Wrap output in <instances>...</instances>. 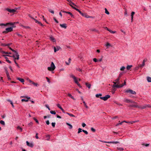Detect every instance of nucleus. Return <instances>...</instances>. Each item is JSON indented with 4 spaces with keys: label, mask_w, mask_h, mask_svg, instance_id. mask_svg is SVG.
<instances>
[{
    "label": "nucleus",
    "mask_w": 151,
    "mask_h": 151,
    "mask_svg": "<svg viewBox=\"0 0 151 151\" xmlns=\"http://www.w3.org/2000/svg\"><path fill=\"white\" fill-rule=\"evenodd\" d=\"M9 49L11 50L12 51L14 52L15 53V55H13L12 56L7 55V56H9L10 57H12L14 58V62L16 65L18 63H17L16 60H18L19 59V55L18 54L17 52L14 50L12 49L10 47H9Z\"/></svg>",
    "instance_id": "1"
},
{
    "label": "nucleus",
    "mask_w": 151,
    "mask_h": 151,
    "mask_svg": "<svg viewBox=\"0 0 151 151\" xmlns=\"http://www.w3.org/2000/svg\"><path fill=\"white\" fill-rule=\"evenodd\" d=\"M55 68V66L54 63L53 62H52L50 66L47 68V69L49 71H52L54 70Z\"/></svg>",
    "instance_id": "2"
},
{
    "label": "nucleus",
    "mask_w": 151,
    "mask_h": 151,
    "mask_svg": "<svg viewBox=\"0 0 151 151\" xmlns=\"http://www.w3.org/2000/svg\"><path fill=\"white\" fill-rule=\"evenodd\" d=\"M13 26L12 27H8L6 28V30L3 32V33H7L8 32H11L13 30Z\"/></svg>",
    "instance_id": "3"
},
{
    "label": "nucleus",
    "mask_w": 151,
    "mask_h": 151,
    "mask_svg": "<svg viewBox=\"0 0 151 151\" xmlns=\"http://www.w3.org/2000/svg\"><path fill=\"white\" fill-rule=\"evenodd\" d=\"M110 96L109 95H106L104 97H100V98L104 101H106L109 98H110Z\"/></svg>",
    "instance_id": "4"
},
{
    "label": "nucleus",
    "mask_w": 151,
    "mask_h": 151,
    "mask_svg": "<svg viewBox=\"0 0 151 151\" xmlns=\"http://www.w3.org/2000/svg\"><path fill=\"white\" fill-rule=\"evenodd\" d=\"M125 92L129 93L132 94H136V92L135 91L131 89H127L125 91Z\"/></svg>",
    "instance_id": "5"
},
{
    "label": "nucleus",
    "mask_w": 151,
    "mask_h": 151,
    "mask_svg": "<svg viewBox=\"0 0 151 151\" xmlns=\"http://www.w3.org/2000/svg\"><path fill=\"white\" fill-rule=\"evenodd\" d=\"M147 107L150 108L151 107V106H150L149 104H145L142 106H139L138 108L141 109H144Z\"/></svg>",
    "instance_id": "6"
},
{
    "label": "nucleus",
    "mask_w": 151,
    "mask_h": 151,
    "mask_svg": "<svg viewBox=\"0 0 151 151\" xmlns=\"http://www.w3.org/2000/svg\"><path fill=\"white\" fill-rule=\"evenodd\" d=\"M70 77L73 78L75 83H76V84H78L77 83L78 82V78H77L76 77L74 76L73 74L70 75Z\"/></svg>",
    "instance_id": "7"
},
{
    "label": "nucleus",
    "mask_w": 151,
    "mask_h": 151,
    "mask_svg": "<svg viewBox=\"0 0 151 151\" xmlns=\"http://www.w3.org/2000/svg\"><path fill=\"white\" fill-rule=\"evenodd\" d=\"M124 101L127 103H133L134 104H136V102L133 101L132 100L128 99H125Z\"/></svg>",
    "instance_id": "8"
},
{
    "label": "nucleus",
    "mask_w": 151,
    "mask_h": 151,
    "mask_svg": "<svg viewBox=\"0 0 151 151\" xmlns=\"http://www.w3.org/2000/svg\"><path fill=\"white\" fill-rule=\"evenodd\" d=\"M14 24L15 23H6V24H0V26H6L7 25H10L11 26H12V27L13 26V27H15L14 26Z\"/></svg>",
    "instance_id": "9"
},
{
    "label": "nucleus",
    "mask_w": 151,
    "mask_h": 151,
    "mask_svg": "<svg viewBox=\"0 0 151 151\" xmlns=\"http://www.w3.org/2000/svg\"><path fill=\"white\" fill-rule=\"evenodd\" d=\"M123 86H124V85L123 84H121L120 85H118V84L116 85H113V88H114L115 87L117 88H120L122 87Z\"/></svg>",
    "instance_id": "10"
},
{
    "label": "nucleus",
    "mask_w": 151,
    "mask_h": 151,
    "mask_svg": "<svg viewBox=\"0 0 151 151\" xmlns=\"http://www.w3.org/2000/svg\"><path fill=\"white\" fill-rule=\"evenodd\" d=\"M6 10H7L10 13H14L16 12V10L14 9H11L9 8H7L6 9Z\"/></svg>",
    "instance_id": "11"
},
{
    "label": "nucleus",
    "mask_w": 151,
    "mask_h": 151,
    "mask_svg": "<svg viewBox=\"0 0 151 151\" xmlns=\"http://www.w3.org/2000/svg\"><path fill=\"white\" fill-rule=\"evenodd\" d=\"M26 143L27 145L30 147H32L34 146L33 143L31 142L30 143L28 141H27Z\"/></svg>",
    "instance_id": "12"
},
{
    "label": "nucleus",
    "mask_w": 151,
    "mask_h": 151,
    "mask_svg": "<svg viewBox=\"0 0 151 151\" xmlns=\"http://www.w3.org/2000/svg\"><path fill=\"white\" fill-rule=\"evenodd\" d=\"M133 104L130 105L129 106L130 107H134L135 108H138L139 107V106L137 105V103L136 104Z\"/></svg>",
    "instance_id": "13"
},
{
    "label": "nucleus",
    "mask_w": 151,
    "mask_h": 151,
    "mask_svg": "<svg viewBox=\"0 0 151 151\" xmlns=\"http://www.w3.org/2000/svg\"><path fill=\"white\" fill-rule=\"evenodd\" d=\"M50 40L53 42H56V40L52 36H50Z\"/></svg>",
    "instance_id": "14"
},
{
    "label": "nucleus",
    "mask_w": 151,
    "mask_h": 151,
    "mask_svg": "<svg viewBox=\"0 0 151 151\" xmlns=\"http://www.w3.org/2000/svg\"><path fill=\"white\" fill-rule=\"evenodd\" d=\"M60 26L61 27L64 28L65 29H66L67 27V24H60Z\"/></svg>",
    "instance_id": "15"
},
{
    "label": "nucleus",
    "mask_w": 151,
    "mask_h": 151,
    "mask_svg": "<svg viewBox=\"0 0 151 151\" xmlns=\"http://www.w3.org/2000/svg\"><path fill=\"white\" fill-rule=\"evenodd\" d=\"M81 15L82 16L87 18L90 17L88 15H87L85 13H83Z\"/></svg>",
    "instance_id": "16"
},
{
    "label": "nucleus",
    "mask_w": 151,
    "mask_h": 151,
    "mask_svg": "<svg viewBox=\"0 0 151 151\" xmlns=\"http://www.w3.org/2000/svg\"><path fill=\"white\" fill-rule=\"evenodd\" d=\"M60 47H57V48L55 47H54V51L55 52H56L57 51L59 50Z\"/></svg>",
    "instance_id": "17"
},
{
    "label": "nucleus",
    "mask_w": 151,
    "mask_h": 151,
    "mask_svg": "<svg viewBox=\"0 0 151 151\" xmlns=\"http://www.w3.org/2000/svg\"><path fill=\"white\" fill-rule=\"evenodd\" d=\"M119 142L118 141H111L109 142V143H113L114 144H117V143H119Z\"/></svg>",
    "instance_id": "18"
},
{
    "label": "nucleus",
    "mask_w": 151,
    "mask_h": 151,
    "mask_svg": "<svg viewBox=\"0 0 151 151\" xmlns=\"http://www.w3.org/2000/svg\"><path fill=\"white\" fill-rule=\"evenodd\" d=\"M135 14V12H132L131 14V21L132 22L133 18V16Z\"/></svg>",
    "instance_id": "19"
},
{
    "label": "nucleus",
    "mask_w": 151,
    "mask_h": 151,
    "mask_svg": "<svg viewBox=\"0 0 151 151\" xmlns=\"http://www.w3.org/2000/svg\"><path fill=\"white\" fill-rule=\"evenodd\" d=\"M17 79L21 82L22 83H23L24 82V80L23 78H17Z\"/></svg>",
    "instance_id": "20"
},
{
    "label": "nucleus",
    "mask_w": 151,
    "mask_h": 151,
    "mask_svg": "<svg viewBox=\"0 0 151 151\" xmlns=\"http://www.w3.org/2000/svg\"><path fill=\"white\" fill-rule=\"evenodd\" d=\"M85 84L87 87L89 89L91 88V85L90 84L88 83H85Z\"/></svg>",
    "instance_id": "21"
},
{
    "label": "nucleus",
    "mask_w": 151,
    "mask_h": 151,
    "mask_svg": "<svg viewBox=\"0 0 151 151\" xmlns=\"http://www.w3.org/2000/svg\"><path fill=\"white\" fill-rule=\"evenodd\" d=\"M68 96L71 98V99H73L74 100H75L76 99H75L72 96V95L70 93H68Z\"/></svg>",
    "instance_id": "22"
},
{
    "label": "nucleus",
    "mask_w": 151,
    "mask_h": 151,
    "mask_svg": "<svg viewBox=\"0 0 151 151\" xmlns=\"http://www.w3.org/2000/svg\"><path fill=\"white\" fill-rule=\"evenodd\" d=\"M147 80L148 82H151V77L149 76L147 77Z\"/></svg>",
    "instance_id": "23"
},
{
    "label": "nucleus",
    "mask_w": 151,
    "mask_h": 151,
    "mask_svg": "<svg viewBox=\"0 0 151 151\" xmlns=\"http://www.w3.org/2000/svg\"><path fill=\"white\" fill-rule=\"evenodd\" d=\"M105 45L107 47V48H108L109 47L111 46V45L108 42H106Z\"/></svg>",
    "instance_id": "24"
},
{
    "label": "nucleus",
    "mask_w": 151,
    "mask_h": 151,
    "mask_svg": "<svg viewBox=\"0 0 151 151\" xmlns=\"http://www.w3.org/2000/svg\"><path fill=\"white\" fill-rule=\"evenodd\" d=\"M132 67V65H128L127 67V69L128 70H130L131 68Z\"/></svg>",
    "instance_id": "25"
},
{
    "label": "nucleus",
    "mask_w": 151,
    "mask_h": 151,
    "mask_svg": "<svg viewBox=\"0 0 151 151\" xmlns=\"http://www.w3.org/2000/svg\"><path fill=\"white\" fill-rule=\"evenodd\" d=\"M66 124L67 125H68V126H69V128L70 129H71L72 128L73 126L71 124H69V123H66Z\"/></svg>",
    "instance_id": "26"
},
{
    "label": "nucleus",
    "mask_w": 151,
    "mask_h": 151,
    "mask_svg": "<svg viewBox=\"0 0 151 151\" xmlns=\"http://www.w3.org/2000/svg\"><path fill=\"white\" fill-rule=\"evenodd\" d=\"M7 101H9L10 103L12 105V107L13 108H14V105H13V103L12 102L11 100H9V99H8L7 100Z\"/></svg>",
    "instance_id": "27"
},
{
    "label": "nucleus",
    "mask_w": 151,
    "mask_h": 151,
    "mask_svg": "<svg viewBox=\"0 0 151 151\" xmlns=\"http://www.w3.org/2000/svg\"><path fill=\"white\" fill-rule=\"evenodd\" d=\"M83 103L84 104V105L86 108L88 109V107L87 105L85 102L84 101H83Z\"/></svg>",
    "instance_id": "28"
},
{
    "label": "nucleus",
    "mask_w": 151,
    "mask_h": 151,
    "mask_svg": "<svg viewBox=\"0 0 151 151\" xmlns=\"http://www.w3.org/2000/svg\"><path fill=\"white\" fill-rule=\"evenodd\" d=\"M69 5L71 6L73 8V6H72V5H74L75 4L73 3L72 1H70L69 2Z\"/></svg>",
    "instance_id": "29"
},
{
    "label": "nucleus",
    "mask_w": 151,
    "mask_h": 151,
    "mask_svg": "<svg viewBox=\"0 0 151 151\" xmlns=\"http://www.w3.org/2000/svg\"><path fill=\"white\" fill-rule=\"evenodd\" d=\"M120 80V78L118 77L117 79L115 80V81L116 82L118 83L119 84V80Z\"/></svg>",
    "instance_id": "30"
},
{
    "label": "nucleus",
    "mask_w": 151,
    "mask_h": 151,
    "mask_svg": "<svg viewBox=\"0 0 151 151\" xmlns=\"http://www.w3.org/2000/svg\"><path fill=\"white\" fill-rule=\"evenodd\" d=\"M125 67L124 66H122L121 67V68H120V70L121 71H123L125 69Z\"/></svg>",
    "instance_id": "31"
},
{
    "label": "nucleus",
    "mask_w": 151,
    "mask_h": 151,
    "mask_svg": "<svg viewBox=\"0 0 151 151\" xmlns=\"http://www.w3.org/2000/svg\"><path fill=\"white\" fill-rule=\"evenodd\" d=\"M0 123L2 125H5V123L4 122L3 120H1L0 121Z\"/></svg>",
    "instance_id": "32"
},
{
    "label": "nucleus",
    "mask_w": 151,
    "mask_h": 151,
    "mask_svg": "<svg viewBox=\"0 0 151 151\" xmlns=\"http://www.w3.org/2000/svg\"><path fill=\"white\" fill-rule=\"evenodd\" d=\"M140 66V68H142L145 65V63L142 62V64H139Z\"/></svg>",
    "instance_id": "33"
},
{
    "label": "nucleus",
    "mask_w": 151,
    "mask_h": 151,
    "mask_svg": "<svg viewBox=\"0 0 151 151\" xmlns=\"http://www.w3.org/2000/svg\"><path fill=\"white\" fill-rule=\"evenodd\" d=\"M17 129H19L20 130L21 132H22V129L19 126H18L17 127Z\"/></svg>",
    "instance_id": "34"
},
{
    "label": "nucleus",
    "mask_w": 151,
    "mask_h": 151,
    "mask_svg": "<svg viewBox=\"0 0 151 151\" xmlns=\"http://www.w3.org/2000/svg\"><path fill=\"white\" fill-rule=\"evenodd\" d=\"M48 11H49L50 12V13H52V14H54V11H53V10L50 9H49L48 10Z\"/></svg>",
    "instance_id": "35"
},
{
    "label": "nucleus",
    "mask_w": 151,
    "mask_h": 151,
    "mask_svg": "<svg viewBox=\"0 0 151 151\" xmlns=\"http://www.w3.org/2000/svg\"><path fill=\"white\" fill-rule=\"evenodd\" d=\"M101 96L102 94L101 93L97 94L96 95V96L97 98H98L99 96Z\"/></svg>",
    "instance_id": "36"
},
{
    "label": "nucleus",
    "mask_w": 151,
    "mask_h": 151,
    "mask_svg": "<svg viewBox=\"0 0 151 151\" xmlns=\"http://www.w3.org/2000/svg\"><path fill=\"white\" fill-rule=\"evenodd\" d=\"M5 59H6V61L8 63H11V62L9 61L7 58L6 57H5Z\"/></svg>",
    "instance_id": "37"
},
{
    "label": "nucleus",
    "mask_w": 151,
    "mask_h": 151,
    "mask_svg": "<svg viewBox=\"0 0 151 151\" xmlns=\"http://www.w3.org/2000/svg\"><path fill=\"white\" fill-rule=\"evenodd\" d=\"M82 131V129L80 128H79L78 129V134L80 133V132H81Z\"/></svg>",
    "instance_id": "38"
},
{
    "label": "nucleus",
    "mask_w": 151,
    "mask_h": 151,
    "mask_svg": "<svg viewBox=\"0 0 151 151\" xmlns=\"http://www.w3.org/2000/svg\"><path fill=\"white\" fill-rule=\"evenodd\" d=\"M22 27L25 29H29L30 28V27L29 26H26L24 25H22Z\"/></svg>",
    "instance_id": "39"
},
{
    "label": "nucleus",
    "mask_w": 151,
    "mask_h": 151,
    "mask_svg": "<svg viewBox=\"0 0 151 151\" xmlns=\"http://www.w3.org/2000/svg\"><path fill=\"white\" fill-rule=\"evenodd\" d=\"M105 13L107 14H109V12L108 11L106 8H105Z\"/></svg>",
    "instance_id": "40"
},
{
    "label": "nucleus",
    "mask_w": 151,
    "mask_h": 151,
    "mask_svg": "<svg viewBox=\"0 0 151 151\" xmlns=\"http://www.w3.org/2000/svg\"><path fill=\"white\" fill-rule=\"evenodd\" d=\"M50 113L51 114H55L56 113L55 111H50Z\"/></svg>",
    "instance_id": "41"
},
{
    "label": "nucleus",
    "mask_w": 151,
    "mask_h": 151,
    "mask_svg": "<svg viewBox=\"0 0 151 151\" xmlns=\"http://www.w3.org/2000/svg\"><path fill=\"white\" fill-rule=\"evenodd\" d=\"M32 84L35 86L37 87L38 86V84L37 83H35L34 82H32Z\"/></svg>",
    "instance_id": "42"
},
{
    "label": "nucleus",
    "mask_w": 151,
    "mask_h": 151,
    "mask_svg": "<svg viewBox=\"0 0 151 151\" xmlns=\"http://www.w3.org/2000/svg\"><path fill=\"white\" fill-rule=\"evenodd\" d=\"M67 13H68V14H69L71 16V17H73V15L72 13H71L70 12H67Z\"/></svg>",
    "instance_id": "43"
},
{
    "label": "nucleus",
    "mask_w": 151,
    "mask_h": 151,
    "mask_svg": "<svg viewBox=\"0 0 151 151\" xmlns=\"http://www.w3.org/2000/svg\"><path fill=\"white\" fill-rule=\"evenodd\" d=\"M138 121H130V123L131 124H133V123H136L137 122H138Z\"/></svg>",
    "instance_id": "44"
},
{
    "label": "nucleus",
    "mask_w": 151,
    "mask_h": 151,
    "mask_svg": "<svg viewBox=\"0 0 151 151\" xmlns=\"http://www.w3.org/2000/svg\"><path fill=\"white\" fill-rule=\"evenodd\" d=\"M109 31V32L110 33H112V34H114V33H116V31H113L110 29Z\"/></svg>",
    "instance_id": "45"
},
{
    "label": "nucleus",
    "mask_w": 151,
    "mask_h": 151,
    "mask_svg": "<svg viewBox=\"0 0 151 151\" xmlns=\"http://www.w3.org/2000/svg\"><path fill=\"white\" fill-rule=\"evenodd\" d=\"M82 131L86 134H88V132L86 130H82Z\"/></svg>",
    "instance_id": "46"
},
{
    "label": "nucleus",
    "mask_w": 151,
    "mask_h": 151,
    "mask_svg": "<svg viewBox=\"0 0 151 151\" xmlns=\"http://www.w3.org/2000/svg\"><path fill=\"white\" fill-rule=\"evenodd\" d=\"M6 72L7 77H9V72L7 70H6Z\"/></svg>",
    "instance_id": "47"
},
{
    "label": "nucleus",
    "mask_w": 151,
    "mask_h": 151,
    "mask_svg": "<svg viewBox=\"0 0 151 151\" xmlns=\"http://www.w3.org/2000/svg\"><path fill=\"white\" fill-rule=\"evenodd\" d=\"M21 101H22V102H23V101H26V102H27L28 101V99H22L21 100Z\"/></svg>",
    "instance_id": "48"
},
{
    "label": "nucleus",
    "mask_w": 151,
    "mask_h": 151,
    "mask_svg": "<svg viewBox=\"0 0 151 151\" xmlns=\"http://www.w3.org/2000/svg\"><path fill=\"white\" fill-rule=\"evenodd\" d=\"M116 90V89H115V88H114L113 89V91H111V93L112 94L114 93L115 91Z\"/></svg>",
    "instance_id": "49"
},
{
    "label": "nucleus",
    "mask_w": 151,
    "mask_h": 151,
    "mask_svg": "<svg viewBox=\"0 0 151 151\" xmlns=\"http://www.w3.org/2000/svg\"><path fill=\"white\" fill-rule=\"evenodd\" d=\"M142 145H145L146 147H148V146H149V144H145L144 143V144H142Z\"/></svg>",
    "instance_id": "50"
},
{
    "label": "nucleus",
    "mask_w": 151,
    "mask_h": 151,
    "mask_svg": "<svg viewBox=\"0 0 151 151\" xmlns=\"http://www.w3.org/2000/svg\"><path fill=\"white\" fill-rule=\"evenodd\" d=\"M55 122L52 123V125L53 127H55Z\"/></svg>",
    "instance_id": "51"
},
{
    "label": "nucleus",
    "mask_w": 151,
    "mask_h": 151,
    "mask_svg": "<svg viewBox=\"0 0 151 151\" xmlns=\"http://www.w3.org/2000/svg\"><path fill=\"white\" fill-rule=\"evenodd\" d=\"M91 130L93 132H95V129L93 127H91Z\"/></svg>",
    "instance_id": "52"
},
{
    "label": "nucleus",
    "mask_w": 151,
    "mask_h": 151,
    "mask_svg": "<svg viewBox=\"0 0 151 151\" xmlns=\"http://www.w3.org/2000/svg\"><path fill=\"white\" fill-rule=\"evenodd\" d=\"M123 72H121L119 75V77H121L122 75L123 74Z\"/></svg>",
    "instance_id": "53"
},
{
    "label": "nucleus",
    "mask_w": 151,
    "mask_h": 151,
    "mask_svg": "<svg viewBox=\"0 0 151 151\" xmlns=\"http://www.w3.org/2000/svg\"><path fill=\"white\" fill-rule=\"evenodd\" d=\"M69 115L70 116L73 117H75V116L74 115L71 114L70 113V114H69Z\"/></svg>",
    "instance_id": "54"
},
{
    "label": "nucleus",
    "mask_w": 151,
    "mask_h": 151,
    "mask_svg": "<svg viewBox=\"0 0 151 151\" xmlns=\"http://www.w3.org/2000/svg\"><path fill=\"white\" fill-rule=\"evenodd\" d=\"M73 8L75 9L76 10V11H78V12H79L80 11L79 9H77L74 7H73Z\"/></svg>",
    "instance_id": "55"
},
{
    "label": "nucleus",
    "mask_w": 151,
    "mask_h": 151,
    "mask_svg": "<svg viewBox=\"0 0 151 151\" xmlns=\"http://www.w3.org/2000/svg\"><path fill=\"white\" fill-rule=\"evenodd\" d=\"M46 78L47 79V81L48 82V83H50V80L49 78L47 77H46Z\"/></svg>",
    "instance_id": "56"
},
{
    "label": "nucleus",
    "mask_w": 151,
    "mask_h": 151,
    "mask_svg": "<svg viewBox=\"0 0 151 151\" xmlns=\"http://www.w3.org/2000/svg\"><path fill=\"white\" fill-rule=\"evenodd\" d=\"M118 148V149L120 151H123L124 150V149L122 147H119Z\"/></svg>",
    "instance_id": "57"
},
{
    "label": "nucleus",
    "mask_w": 151,
    "mask_h": 151,
    "mask_svg": "<svg viewBox=\"0 0 151 151\" xmlns=\"http://www.w3.org/2000/svg\"><path fill=\"white\" fill-rule=\"evenodd\" d=\"M4 53L5 54H11V52H4Z\"/></svg>",
    "instance_id": "58"
},
{
    "label": "nucleus",
    "mask_w": 151,
    "mask_h": 151,
    "mask_svg": "<svg viewBox=\"0 0 151 151\" xmlns=\"http://www.w3.org/2000/svg\"><path fill=\"white\" fill-rule=\"evenodd\" d=\"M93 60L95 62H96L98 61V60L96 58H94L93 59Z\"/></svg>",
    "instance_id": "59"
},
{
    "label": "nucleus",
    "mask_w": 151,
    "mask_h": 151,
    "mask_svg": "<svg viewBox=\"0 0 151 151\" xmlns=\"http://www.w3.org/2000/svg\"><path fill=\"white\" fill-rule=\"evenodd\" d=\"M53 19H54V20L55 21V22H56L57 23H58V21H57V20L56 19H55V18L54 17V18H53Z\"/></svg>",
    "instance_id": "60"
},
{
    "label": "nucleus",
    "mask_w": 151,
    "mask_h": 151,
    "mask_svg": "<svg viewBox=\"0 0 151 151\" xmlns=\"http://www.w3.org/2000/svg\"><path fill=\"white\" fill-rule=\"evenodd\" d=\"M123 122H123H120V123H118V124H116V126H118V125H121V124H122V123H123V122Z\"/></svg>",
    "instance_id": "61"
},
{
    "label": "nucleus",
    "mask_w": 151,
    "mask_h": 151,
    "mask_svg": "<svg viewBox=\"0 0 151 151\" xmlns=\"http://www.w3.org/2000/svg\"><path fill=\"white\" fill-rule=\"evenodd\" d=\"M82 126L83 127H84L86 126V124L85 123H83L82 124Z\"/></svg>",
    "instance_id": "62"
},
{
    "label": "nucleus",
    "mask_w": 151,
    "mask_h": 151,
    "mask_svg": "<svg viewBox=\"0 0 151 151\" xmlns=\"http://www.w3.org/2000/svg\"><path fill=\"white\" fill-rule=\"evenodd\" d=\"M139 68H140V65L139 64L138 66L136 67L135 68L136 70H138Z\"/></svg>",
    "instance_id": "63"
},
{
    "label": "nucleus",
    "mask_w": 151,
    "mask_h": 151,
    "mask_svg": "<svg viewBox=\"0 0 151 151\" xmlns=\"http://www.w3.org/2000/svg\"><path fill=\"white\" fill-rule=\"evenodd\" d=\"M34 119L35 121V122L36 123H37L38 124H39L38 121L37 119H36L35 118H34Z\"/></svg>",
    "instance_id": "64"
}]
</instances>
